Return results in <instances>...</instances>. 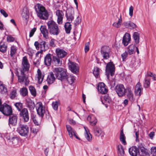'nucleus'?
<instances>
[{"label":"nucleus","instance_id":"53","mask_svg":"<svg viewBox=\"0 0 156 156\" xmlns=\"http://www.w3.org/2000/svg\"><path fill=\"white\" fill-rule=\"evenodd\" d=\"M81 22V19L80 17L78 16L76 19L75 20L74 22V25L75 27L79 24V23Z\"/></svg>","mask_w":156,"mask_h":156},{"label":"nucleus","instance_id":"43","mask_svg":"<svg viewBox=\"0 0 156 156\" xmlns=\"http://www.w3.org/2000/svg\"><path fill=\"white\" fill-rule=\"evenodd\" d=\"M7 46L4 44H2V43H0V51L3 53H5L6 51Z\"/></svg>","mask_w":156,"mask_h":156},{"label":"nucleus","instance_id":"55","mask_svg":"<svg viewBox=\"0 0 156 156\" xmlns=\"http://www.w3.org/2000/svg\"><path fill=\"white\" fill-rule=\"evenodd\" d=\"M105 101L108 103H110L112 101V99L108 95H105L104 97Z\"/></svg>","mask_w":156,"mask_h":156},{"label":"nucleus","instance_id":"58","mask_svg":"<svg viewBox=\"0 0 156 156\" xmlns=\"http://www.w3.org/2000/svg\"><path fill=\"white\" fill-rule=\"evenodd\" d=\"M129 27L133 29L138 28L137 26L135 24L130 21H129Z\"/></svg>","mask_w":156,"mask_h":156},{"label":"nucleus","instance_id":"27","mask_svg":"<svg viewBox=\"0 0 156 156\" xmlns=\"http://www.w3.org/2000/svg\"><path fill=\"white\" fill-rule=\"evenodd\" d=\"M93 131L95 135L97 136H99L103 133L101 128L97 126L93 128Z\"/></svg>","mask_w":156,"mask_h":156},{"label":"nucleus","instance_id":"39","mask_svg":"<svg viewBox=\"0 0 156 156\" xmlns=\"http://www.w3.org/2000/svg\"><path fill=\"white\" fill-rule=\"evenodd\" d=\"M45 45H46V42L45 41H43L39 43V48H40L41 49H43L44 51H45L48 48V45L46 47Z\"/></svg>","mask_w":156,"mask_h":156},{"label":"nucleus","instance_id":"56","mask_svg":"<svg viewBox=\"0 0 156 156\" xmlns=\"http://www.w3.org/2000/svg\"><path fill=\"white\" fill-rule=\"evenodd\" d=\"M51 34L54 35H57L60 32L59 30H49Z\"/></svg>","mask_w":156,"mask_h":156},{"label":"nucleus","instance_id":"5","mask_svg":"<svg viewBox=\"0 0 156 156\" xmlns=\"http://www.w3.org/2000/svg\"><path fill=\"white\" fill-rule=\"evenodd\" d=\"M0 111L4 115L7 116L11 115L12 113V110L11 106L5 103L0 107Z\"/></svg>","mask_w":156,"mask_h":156},{"label":"nucleus","instance_id":"42","mask_svg":"<svg viewBox=\"0 0 156 156\" xmlns=\"http://www.w3.org/2000/svg\"><path fill=\"white\" fill-rule=\"evenodd\" d=\"M100 69L96 67L94 68L93 71V74L96 78H98L99 76Z\"/></svg>","mask_w":156,"mask_h":156},{"label":"nucleus","instance_id":"26","mask_svg":"<svg viewBox=\"0 0 156 156\" xmlns=\"http://www.w3.org/2000/svg\"><path fill=\"white\" fill-rule=\"evenodd\" d=\"M87 120L90 122V125L93 126H94L97 122L96 118L94 116L91 115L88 116Z\"/></svg>","mask_w":156,"mask_h":156},{"label":"nucleus","instance_id":"25","mask_svg":"<svg viewBox=\"0 0 156 156\" xmlns=\"http://www.w3.org/2000/svg\"><path fill=\"white\" fill-rule=\"evenodd\" d=\"M27 106L30 111L33 110L35 107L34 102L30 98H29L26 101Z\"/></svg>","mask_w":156,"mask_h":156},{"label":"nucleus","instance_id":"48","mask_svg":"<svg viewBox=\"0 0 156 156\" xmlns=\"http://www.w3.org/2000/svg\"><path fill=\"white\" fill-rule=\"evenodd\" d=\"M59 104V102L56 101L55 102H53L52 103V106L54 110H57Z\"/></svg>","mask_w":156,"mask_h":156},{"label":"nucleus","instance_id":"35","mask_svg":"<svg viewBox=\"0 0 156 156\" xmlns=\"http://www.w3.org/2000/svg\"><path fill=\"white\" fill-rule=\"evenodd\" d=\"M144 80L145 81L144 84V87L145 88H147L150 85L151 78L148 77H146Z\"/></svg>","mask_w":156,"mask_h":156},{"label":"nucleus","instance_id":"28","mask_svg":"<svg viewBox=\"0 0 156 156\" xmlns=\"http://www.w3.org/2000/svg\"><path fill=\"white\" fill-rule=\"evenodd\" d=\"M126 137L124 133L123 129H122L120 131L119 139L121 143L124 145H126L127 144L126 141Z\"/></svg>","mask_w":156,"mask_h":156},{"label":"nucleus","instance_id":"50","mask_svg":"<svg viewBox=\"0 0 156 156\" xmlns=\"http://www.w3.org/2000/svg\"><path fill=\"white\" fill-rule=\"evenodd\" d=\"M36 116V115H31V118L34 124L38 126L39 125V123L37 121Z\"/></svg>","mask_w":156,"mask_h":156},{"label":"nucleus","instance_id":"34","mask_svg":"<svg viewBox=\"0 0 156 156\" xmlns=\"http://www.w3.org/2000/svg\"><path fill=\"white\" fill-rule=\"evenodd\" d=\"M135 49V45L133 44L130 45L127 47L128 53L129 55H131L133 53Z\"/></svg>","mask_w":156,"mask_h":156},{"label":"nucleus","instance_id":"17","mask_svg":"<svg viewBox=\"0 0 156 156\" xmlns=\"http://www.w3.org/2000/svg\"><path fill=\"white\" fill-rule=\"evenodd\" d=\"M55 52L58 58H63L67 55V52L66 51L59 48L56 49Z\"/></svg>","mask_w":156,"mask_h":156},{"label":"nucleus","instance_id":"10","mask_svg":"<svg viewBox=\"0 0 156 156\" xmlns=\"http://www.w3.org/2000/svg\"><path fill=\"white\" fill-rule=\"evenodd\" d=\"M66 16L67 20L69 22H72L74 19V12L72 8L68 9L66 12Z\"/></svg>","mask_w":156,"mask_h":156},{"label":"nucleus","instance_id":"22","mask_svg":"<svg viewBox=\"0 0 156 156\" xmlns=\"http://www.w3.org/2000/svg\"><path fill=\"white\" fill-rule=\"evenodd\" d=\"M52 55L48 53L46 55L44 58V63L47 66H49L52 62L51 56Z\"/></svg>","mask_w":156,"mask_h":156},{"label":"nucleus","instance_id":"29","mask_svg":"<svg viewBox=\"0 0 156 156\" xmlns=\"http://www.w3.org/2000/svg\"><path fill=\"white\" fill-rule=\"evenodd\" d=\"M60 58L56 56H52V62L56 66H59L62 64V61H60Z\"/></svg>","mask_w":156,"mask_h":156},{"label":"nucleus","instance_id":"3","mask_svg":"<svg viewBox=\"0 0 156 156\" xmlns=\"http://www.w3.org/2000/svg\"><path fill=\"white\" fill-rule=\"evenodd\" d=\"M53 72L56 78L61 81L65 80L67 74L66 70L60 67L55 68L53 70Z\"/></svg>","mask_w":156,"mask_h":156},{"label":"nucleus","instance_id":"11","mask_svg":"<svg viewBox=\"0 0 156 156\" xmlns=\"http://www.w3.org/2000/svg\"><path fill=\"white\" fill-rule=\"evenodd\" d=\"M20 116L23 119L24 121L27 122L29 119V113L27 109L26 108H23L19 114Z\"/></svg>","mask_w":156,"mask_h":156},{"label":"nucleus","instance_id":"44","mask_svg":"<svg viewBox=\"0 0 156 156\" xmlns=\"http://www.w3.org/2000/svg\"><path fill=\"white\" fill-rule=\"evenodd\" d=\"M29 90L32 95L35 97L36 95V92L35 87L32 86L29 87Z\"/></svg>","mask_w":156,"mask_h":156},{"label":"nucleus","instance_id":"18","mask_svg":"<svg viewBox=\"0 0 156 156\" xmlns=\"http://www.w3.org/2000/svg\"><path fill=\"white\" fill-rule=\"evenodd\" d=\"M129 152L131 156H137L138 154H139L138 147L135 146H133L129 148Z\"/></svg>","mask_w":156,"mask_h":156},{"label":"nucleus","instance_id":"33","mask_svg":"<svg viewBox=\"0 0 156 156\" xmlns=\"http://www.w3.org/2000/svg\"><path fill=\"white\" fill-rule=\"evenodd\" d=\"M133 37L136 44H138L140 42V34L137 32L133 33Z\"/></svg>","mask_w":156,"mask_h":156},{"label":"nucleus","instance_id":"7","mask_svg":"<svg viewBox=\"0 0 156 156\" xmlns=\"http://www.w3.org/2000/svg\"><path fill=\"white\" fill-rule=\"evenodd\" d=\"M115 90L119 97H122L126 94V89L122 84H119L116 85Z\"/></svg>","mask_w":156,"mask_h":156},{"label":"nucleus","instance_id":"13","mask_svg":"<svg viewBox=\"0 0 156 156\" xmlns=\"http://www.w3.org/2000/svg\"><path fill=\"white\" fill-rule=\"evenodd\" d=\"M69 66L70 70L73 73L76 74L79 72V66L77 63L70 62L69 63Z\"/></svg>","mask_w":156,"mask_h":156},{"label":"nucleus","instance_id":"47","mask_svg":"<svg viewBox=\"0 0 156 156\" xmlns=\"http://www.w3.org/2000/svg\"><path fill=\"white\" fill-rule=\"evenodd\" d=\"M41 33L43 34L44 37L46 39L48 37V33L47 30H40Z\"/></svg>","mask_w":156,"mask_h":156},{"label":"nucleus","instance_id":"38","mask_svg":"<svg viewBox=\"0 0 156 156\" xmlns=\"http://www.w3.org/2000/svg\"><path fill=\"white\" fill-rule=\"evenodd\" d=\"M19 139L16 136H12L11 139L9 143H11L12 144H13L14 146H15L18 143Z\"/></svg>","mask_w":156,"mask_h":156},{"label":"nucleus","instance_id":"32","mask_svg":"<svg viewBox=\"0 0 156 156\" xmlns=\"http://www.w3.org/2000/svg\"><path fill=\"white\" fill-rule=\"evenodd\" d=\"M37 73L38 75L37 78L38 81V83H41L43 80L44 75L42 74L41 72L40 69H38L37 70Z\"/></svg>","mask_w":156,"mask_h":156},{"label":"nucleus","instance_id":"15","mask_svg":"<svg viewBox=\"0 0 156 156\" xmlns=\"http://www.w3.org/2000/svg\"><path fill=\"white\" fill-rule=\"evenodd\" d=\"M17 116L16 115H9V125L15 126L17 123Z\"/></svg>","mask_w":156,"mask_h":156},{"label":"nucleus","instance_id":"4","mask_svg":"<svg viewBox=\"0 0 156 156\" xmlns=\"http://www.w3.org/2000/svg\"><path fill=\"white\" fill-rule=\"evenodd\" d=\"M104 63L106 64L105 68V74L106 75L108 79H109L110 75L112 76L115 72V66L112 62H110L106 63L105 61Z\"/></svg>","mask_w":156,"mask_h":156},{"label":"nucleus","instance_id":"21","mask_svg":"<svg viewBox=\"0 0 156 156\" xmlns=\"http://www.w3.org/2000/svg\"><path fill=\"white\" fill-rule=\"evenodd\" d=\"M48 29H58V25L53 20L48 21L47 23Z\"/></svg>","mask_w":156,"mask_h":156},{"label":"nucleus","instance_id":"14","mask_svg":"<svg viewBox=\"0 0 156 156\" xmlns=\"http://www.w3.org/2000/svg\"><path fill=\"white\" fill-rule=\"evenodd\" d=\"M56 15L57 16V21L59 24H62L64 13L62 10H57L55 12Z\"/></svg>","mask_w":156,"mask_h":156},{"label":"nucleus","instance_id":"57","mask_svg":"<svg viewBox=\"0 0 156 156\" xmlns=\"http://www.w3.org/2000/svg\"><path fill=\"white\" fill-rule=\"evenodd\" d=\"M4 136L5 138H6L7 140H9V142H10L12 136H11L10 134L8 133H5L4 134Z\"/></svg>","mask_w":156,"mask_h":156},{"label":"nucleus","instance_id":"1","mask_svg":"<svg viewBox=\"0 0 156 156\" xmlns=\"http://www.w3.org/2000/svg\"><path fill=\"white\" fill-rule=\"evenodd\" d=\"M22 66L20 70V73L19 74L18 71L16 73L18 77V82L20 83H23L25 80L26 81V76L24 73L28 71L30 67V64L28 62L27 57L24 56L22 60Z\"/></svg>","mask_w":156,"mask_h":156},{"label":"nucleus","instance_id":"63","mask_svg":"<svg viewBox=\"0 0 156 156\" xmlns=\"http://www.w3.org/2000/svg\"><path fill=\"white\" fill-rule=\"evenodd\" d=\"M122 26L125 27L126 28H128L129 27V21L124 22L122 23Z\"/></svg>","mask_w":156,"mask_h":156},{"label":"nucleus","instance_id":"9","mask_svg":"<svg viewBox=\"0 0 156 156\" xmlns=\"http://www.w3.org/2000/svg\"><path fill=\"white\" fill-rule=\"evenodd\" d=\"M37 105H38L36 107L37 113L40 117L42 118L45 113V107L41 102L37 103Z\"/></svg>","mask_w":156,"mask_h":156},{"label":"nucleus","instance_id":"54","mask_svg":"<svg viewBox=\"0 0 156 156\" xmlns=\"http://www.w3.org/2000/svg\"><path fill=\"white\" fill-rule=\"evenodd\" d=\"M66 22L64 25V27L65 29H71V25L70 24V22Z\"/></svg>","mask_w":156,"mask_h":156},{"label":"nucleus","instance_id":"62","mask_svg":"<svg viewBox=\"0 0 156 156\" xmlns=\"http://www.w3.org/2000/svg\"><path fill=\"white\" fill-rule=\"evenodd\" d=\"M40 59L38 58V59H34L33 62L34 65L37 67H38L40 65Z\"/></svg>","mask_w":156,"mask_h":156},{"label":"nucleus","instance_id":"36","mask_svg":"<svg viewBox=\"0 0 156 156\" xmlns=\"http://www.w3.org/2000/svg\"><path fill=\"white\" fill-rule=\"evenodd\" d=\"M28 92L27 89L26 87H23L20 90V94L23 97H25L28 94Z\"/></svg>","mask_w":156,"mask_h":156},{"label":"nucleus","instance_id":"24","mask_svg":"<svg viewBox=\"0 0 156 156\" xmlns=\"http://www.w3.org/2000/svg\"><path fill=\"white\" fill-rule=\"evenodd\" d=\"M55 79L54 75L52 72L49 73L47 76V81L48 84H49L53 83Z\"/></svg>","mask_w":156,"mask_h":156},{"label":"nucleus","instance_id":"16","mask_svg":"<svg viewBox=\"0 0 156 156\" xmlns=\"http://www.w3.org/2000/svg\"><path fill=\"white\" fill-rule=\"evenodd\" d=\"M66 127L70 138H72L73 135L76 139L80 140V138L76 135V131L73 129L70 125H66Z\"/></svg>","mask_w":156,"mask_h":156},{"label":"nucleus","instance_id":"60","mask_svg":"<svg viewBox=\"0 0 156 156\" xmlns=\"http://www.w3.org/2000/svg\"><path fill=\"white\" fill-rule=\"evenodd\" d=\"M90 44V43L89 42H87L85 44L84 51L85 53L89 51V50Z\"/></svg>","mask_w":156,"mask_h":156},{"label":"nucleus","instance_id":"20","mask_svg":"<svg viewBox=\"0 0 156 156\" xmlns=\"http://www.w3.org/2000/svg\"><path fill=\"white\" fill-rule=\"evenodd\" d=\"M144 144L140 143L138 146V149H140L143 156H147L149 154L147 149L144 147Z\"/></svg>","mask_w":156,"mask_h":156},{"label":"nucleus","instance_id":"61","mask_svg":"<svg viewBox=\"0 0 156 156\" xmlns=\"http://www.w3.org/2000/svg\"><path fill=\"white\" fill-rule=\"evenodd\" d=\"M7 40L8 42H12L15 40V38L10 35H8L7 37Z\"/></svg>","mask_w":156,"mask_h":156},{"label":"nucleus","instance_id":"30","mask_svg":"<svg viewBox=\"0 0 156 156\" xmlns=\"http://www.w3.org/2000/svg\"><path fill=\"white\" fill-rule=\"evenodd\" d=\"M117 150H118V153L119 156H124L125 152L123 148L122 145L119 144L118 145L117 147Z\"/></svg>","mask_w":156,"mask_h":156},{"label":"nucleus","instance_id":"23","mask_svg":"<svg viewBox=\"0 0 156 156\" xmlns=\"http://www.w3.org/2000/svg\"><path fill=\"white\" fill-rule=\"evenodd\" d=\"M130 40V35L128 33L126 34L123 37L122 43L124 46H127L129 44Z\"/></svg>","mask_w":156,"mask_h":156},{"label":"nucleus","instance_id":"59","mask_svg":"<svg viewBox=\"0 0 156 156\" xmlns=\"http://www.w3.org/2000/svg\"><path fill=\"white\" fill-rule=\"evenodd\" d=\"M151 154L153 156H156V147H152L151 149Z\"/></svg>","mask_w":156,"mask_h":156},{"label":"nucleus","instance_id":"12","mask_svg":"<svg viewBox=\"0 0 156 156\" xmlns=\"http://www.w3.org/2000/svg\"><path fill=\"white\" fill-rule=\"evenodd\" d=\"M97 89L98 91L102 94H105L108 92L107 86L103 83H98Z\"/></svg>","mask_w":156,"mask_h":156},{"label":"nucleus","instance_id":"45","mask_svg":"<svg viewBox=\"0 0 156 156\" xmlns=\"http://www.w3.org/2000/svg\"><path fill=\"white\" fill-rule=\"evenodd\" d=\"M122 19L121 17V15L120 16V18L119 19V20L117 22L114 23L113 24V25L117 28L119 27L122 23Z\"/></svg>","mask_w":156,"mask_h":156},{"label":"nucleus","instance_id":"64","mask_svg":"<svg viewBox=\"0 0 156 156\" xmlns=\"http://www.w3.org/2000/svg\"><path fill=\"white\" fill-rule=\"evenodd\" d=\"M133 7L132 6H131L129 8V14L131 17H132L133 15Z\"/></svg>","mask_w":156,"mask_h":156},{"label":"nucleus","instance_id":"19","mask_svg":"<svg viewBox=\"0 0 156 156\" xmlns=\"http://www.w3.org/2000/svg\"><path fill=\"white\" fill-rule=\"evenodd\" d=\"M142 89L141 83L139 82H138L135 87V95L140 96L143 93L142 91Z\"/></svg>","mask_w":156,"mask_h":156},{"label":"nucleus","instance_id":"52","mask_svg":"<svg viewBox=\"0 0 156 156\" xmlns=\"http://www.w3.org/2000/svg\"><path fill=\"white\" fill-rule=\"evenodd\" d=\"M30 129L31 133H33L34 135H36L39 131L38 129L35 128H31Z\"/></svg>","mask_w":156,"mask_h":156},{"label":"nucleus","instance_id":"37","mask_svg":"<svg viewBox=\"0 0 156 156\" xmlns=\"http://www.w3.org/2000/svg\"><path fill=\"white\" fill-rule=\"evenodd\" d=\"M29 14V11L27 8H24L22 13V16L23 17L27 19Z\"/></svg>","mask_w":156,"mask_h":156},{"label":"nucleus","instance_id":"31","mask_svg":"<svg viewBox=\"0 0 156 156\" xmlns=\"http://www.w3.org/2000/svg\"><path fill=\"white\" fill-rule=\"evenodd\" d=\"M66 76V78L65 79V80H66L69 84H72L75 80L74 76L69 75L68 74H67Z\"/></svg>","mask_w":156,"mask_h":156},{"label":"nucleus","instance_id":"41","mask_svg":"<svg viewBox=\"0 0 156 156\" xmlns=\"http://www.w3.org/2000/svg\"><path fill=\"white\" fill-rule=\"evenodd\" d=\"M84 128L85 131V137L88 141H90L92 139V135L90 133H88L87 130V128L85 127H84Z\"/></svg>","mask_w":156,"mask_h":156},{"label":"nucleus","instance_id":"46","mask_svg":"<svg viewBox=\"0 0 156 156\" xmlns=\"http://www.w3.org/2000/svg\"><path fill=\"white\" fill-rule=\"evenodd\" d=\"M16 50V48L15 46H12L11 47L10 55L12 57L14 56Z\"/></svg>","mask_w":156,"mask_h":156},{"label":"nucleus","instance_id":"2","mask_svg":"<svg viewBox=\"0 0 156 156\" xmlns=\"http://www.w3.org/2000/svg\"><path fill=\"white\" fill-rule=\"evenodd\" d=\"M35 9L38 17L43 20H46L49 15L45 8L40 4H37L34 7Z\"/></svg>","mask_w":156,"mask_h":156},{"label":"nucleus","instance_id":"40","mask_svg":"<svg viewBox=\"0 0 156 156\" xmlns=\"http://www.w3.org/2000/svg\"><path fill=\"white\" fill-rule=\"evenodd\" d=\"M14 106L19 112L22 110L23 107V104L22 103L20 102H16L14 104Z\"/></svg>","mask_w":156,"mask_h":156},{"label":"nucleus","instance_id":"8","mask_svg":"<svg viewBox=\"0 0 156 156\" xmlns=\"http://www.w3.org/2000/svg\"><path fill=\"white\" fill-rule=\"evenodd\" d=\"M17 131L20 135L26 136L28 135L29 127L27 125H20L17 128Z\"/></svg>","mask_w":156,"mask_h":156},{"label":"nucleus","instance_id":"51","mask_svg":"<svg viewBox=\"0 0 156 156\" xmlns=\"http://www.w3.org/2000/svg\"><path fill=\"white\" fill-rule=\"evenodd\" d=\"M16 90H12L10 94V98L12 99H14L16 96Z\"/></svg>","mask_w":156,"mask_h":156},{"label":"nucleus","instance_id":"49","mask_svg":"<svg viewBox=\"0 0 156 156\" xmlns=\"http://www.w3.org/2000/svg\"><path fill=\"white\" fill-rule=\"evenodd\" d=\"M126 96L129 100L131 101H133V92L127 93Z\"/></svg>","mask_w":156,"mask_h":156},{"label":"nucleus","instance_id":"6","mask_svg":"<svg viewBox=\"0 0 156 156\" xmlns=\"http://www.w3.org/2000/svg\"><path fill=\"white\" fill-rule=\"evenodd\" d=\"M111 50L108 46L105 45L102 47L100 50L101 55L104 59L107 60L110 57Z\"/></svg>","mask_w":156,"mask_h":156}]
</instances>
